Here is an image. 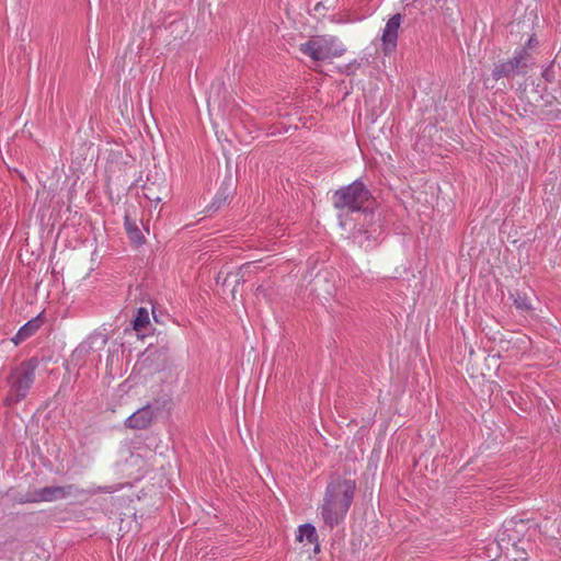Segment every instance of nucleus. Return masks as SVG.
Returning a JSON list of instances; mask_svg holds the SVG:
<instances>
[{"label": "nucleus", "instance_id": "nucleus-1", "mask_svg": "<svg viewBox=\"0 0 561 561\" xmlns=\"http://www.w3.org/2000/svg\"><path fill=\"white\" fill-rule=\"evenodd\" d=\"M355 491L356 482L353 479L337 477L328 483L320 515L330 529L344 520L354 501Z\"/></svg>", "mask_w": 561, "mask_h": 561}, {"label": "nucleus", "instance_id": "nucleus-2", "mask_svg": "<svg viewBox=\"0 0 561 561\" xmlns=\"http://www.w3.org/2000/svg\"><path fill=\"white\" fill-rule=\"evenodd\" d=\"M332 204L335 209L345 214L363 213L366 217L374 218L376 198L366 184L357 179L334 191Z\"/></svg>", "mask_w": 561, "mask_h": 561}, {"label": "nucleus", "instance_id": "nucleus-3", "mask_svg": "<svg viewBox=\"0 0 561 561\" xmlns=\"http://www.w3.org/2000/svg\"><path fill=\"white\" fill-rule=\"evenodd\" d=\"M38 366L39 359L32 356L21 362L10 371L7 378L10 388L4 399L5 405H15L27 397L35 381V371Z\"/></svg>", "mask_w": 561, "mask_h": 561}, {"label": "nucleus", "instance_id": "nucleus-4", "mask_svg": "<svg viewBox=\"0 0 561 561\" xmlns=\"http://www.w3.org/2000/svg\"><path fill=\"white\" fill-rule=\"evenodd\" d=\"M299 50L314 61L341 57L346 51L339 38L332 35L313 36L300 44Z\"/></svg>", "mask_w": 561, "mask_h": 561}, {"label": "nucleus", "instance_id": "nucleus-5", "mask_svg": "<svg viewBox=\"0 0 561 561\" xmlns=\"http://www.w3.org/2000/svg\"><path fill=\"white\" fill-rule=\"evenodd\" d=\"M527 525L528 523L522 518H511L503 523L496 537L501 548L508 549L512 546L520 560H527V551L523 546V537L528 529Z\"/></svg>", "mask_w": 561, "mask_h": 561}, {"label": "nucleus", "instance_id": "nucleus-6", "mask_svg": "<svg viewBox=\"0 0 561 561\" xmlns=\"http://www.w3.org/2000/svg\"><path fill=\"white\" fill-rule=\"evenodd\" d=\"M530 61V53L516 49L511 58L494 65L491 73L492 79L499 81L503 78L512 79L516 76H526L531 65Z\"/></svg>", "mask_w": 561, "mask_h": 561}, {"label": "nucleus", "instance_id": "nucleus-7", "mask_svg": "<svg viewBox=\"0 0 561 561\" xmlns=\"http://www.w3.org/2000/svg\"><path fill=\"white\" fill-rule=\"evenodd\" d=\"M35 492V502H54L58 500H64L70 496H82L85 495V490L75 485H49L37 489Z\"/></svg>", "mask_w": 561, "mask_h": 561}, {"label": "nucleus", "instance_id": "nucleus-8", "mask_svg": "<svg viewBox=\"0 0 561 561\" xmlns=\"http://www.w3.org/2000/svg\"><path fill=\"white\" fill-rule=\"evenodd\" d=\"M401 14H393L386 23V26L382 31L381 42L382 49L386 55H390L397 48L398 42V32L401 25Z\"/></svg>", "mask_w": 561, "mask_h": 561}, {"label": "nucleus", "instance_id": "nucleus-9", "mask_svg": "<svg viewBox=\"0 0 561 561\" xmlns=\"http://www.w3.org/2000/svg\"><path fill=\"white\" fill-rule=\"evenodd\" d=\"M151 405H144L125 420V426L133 430H146L153 420Z\"/></svg>", "mask_w": 561, "mask_h": 561}, {"label": "nucleus", "instance_id": "nucleus-10", "mask_svg": "<svg viewBox=\"0 0 561 561\" xmlns=\"http://www.w3.org/2000/svg\"><path fill=\"white\" fill-rule=\"evenodd\" d=\"M43 323H44V319L42 317V313H39L38 316L32 318L26 323H24L19 329L16 334L11 339V341L15 345L21 344L22 342H24L27 339H30L31 336H33L39 330V328L43 325Z\"/></svg>", "mask_w": 561, "mask_h": 561}, {"label": "nucleus", "instance_id": "nucleus-11", "mask_svg": "<svg viewBox=\"0 0 561 561\" xmlns=\"http://www.w3.org/2000/svg\"><path fill=\"white\" fill-rule=\"evenodd\" d=\"M124 228L128 239L137 245H140L145 242V237L137 225V220L131 218L130 213L127 210L124 216Z\"/></svg>", "mask_w": 561, "mask_h": 561}, {"label": "nucleus", "instance_id": "nucleus-12", "mask_svg": "<svg viewBox=\"0 0 561 561\" xmlns=\"http://www.w3.org/2000/svg\"><path fill=\"white\" fill-rule=\"evenodd\" d=\"M298 541L306 539L309 543L313 545V552H320L319 536L316 527L312 524H304L298 527V534L296 536Z\"/></svg>", "mask_w": 561, "mask_h": 561}, {"label": "nucleus", "instance_id": "nucleus-13", "mask_svg": "<svg viewBox=\"0 0 561 561\" xmlns=\"http://www.w3.org/2000/svg\"><path fill=\"white\" fill-rule=\"evenodd\" d=\"M360 233L363 234V239L359 241V244L366 251L375 249L380 243V236L382 233L380 226L371 230L365 229Z\"/></svg>", "mask_w": 561, "mask_h": 561}, {"label": "nucleus", "instance_id": "nucleus-14", "mask_svg": "<svg viewBox=\"0 0 561 561\" xmlns=\"http://www.w3.org/2000/svg\"><path fill=\"white\" fill-rule=\"evenodd\" d=\"M7 497L12 502V504H28V503H36L35 502V492H19L14 490L13 488H10L5 494Z\"/></svg>", "mask_w": 561, "mask_h": 561}, {"label": "nucleus", "instance_id": "nucleus-15", "mask_svg": "<svg viewBox=\"0 0 561 561\" xmlns=\"http://www.w3.org/2000/svg\"><path fill=\"white\" fill-rule=\"evenodd\" d=\"M149 324L150 319L148 310L144 307L138 308L133 320V329L137 332H142Z\"/></svg>", "mask_w": 561, "mask_h": 561}, {"label": "nucleus", "instance_id": "nucleus-16", "mask_svg": "<svg viewBox=\"0 0 561 561\" xmlns=\"http://www.w3.org/2000/svg\"><path fill=\"white\" fill-rule=\"evenodd\" d=\"M229 196H230L229 192H227L224 188H220L214 196V198L209 205V210L217 211L222 205H225L228 202Z\"/></svg>", "mask_w": 561, "mask_h": 561}, {"label": "nucleus", "instance_id": "nucleus-17", "mask_svg": "<svg viewBox=\"0 0 561 561\" xmlns=\"http://www.w3.org/2000/svg\"><path fill=\"white\" fill-rule=\"evenodd\" d=\"M171 403V399L168 396L154 399L152 402H148L147 405H151L153 414L164 410Z\"/></svg>", "mask_w": 561, "mask_h": 561}, {"label": "nucleus", "instance_id": "nucleus-18", "mask_svg": "<svg viewBox=\"0 0 561 561\" xmlns=\"http://www.w3.org/2000/svg\"><path fill=\"white\" fill-rule=\"evenodd\" d=\"M514 306L523 311H528L531 309V305L528 300V297L526 295H522L517 293L514 297Z\"/></svg>", "mask_w": 561, "mask_h": 561}, {"label": "nucleus", "instance_id": "nucleus-19", "mask_svg": "<svg viewBox=\"0 0 561 561\" xmlns=\"http://www.w3.org/2000/svg\"><path fill=\"white\" fill-rule=\"evenodd\" d=\"M142 191H144V196L148 201L153 202L156 204H159L162 201V198L158 194L154 193L153 184H150V185L146 184V185H144Z\"/></svg>", "mask_w": 561, "mask_h": 561}, {"label": "nucleus", "instance_id": "nucleus-20", "mask_svg": "<svg viewBox=\"0 0 561 561\" xmlns=\"http://www.w3.org/2000/svg\"><path fill=\"white\" fill-rule=\"evenodd\" d=\"M553 66H554V60H552L541 72L542 78L549 83L553 82V80H554Z\"/></svg>", "mask_w": 561, "mask_h": 561}, {"label": "nucleus", "instance_id": "nucleus-21", "mask_svg": "<svg viewBox=\"0 0 561 561\" xmlns=\"http://www.w3.org/2000/svg\"><path fill=\"white\" fill-rule=\"evenodd\" d=\"M537 45H538V41H537L535 34H533L531 36H529V38L527 39L525 45L522 46L519 49H524L525 53H529V49L535 48Z\"/></svg>", "mask_w": 561, "mask_h": 561}, {"label": "nucleus", "instance_id": "nucleus-22", "mask_svg": "<svg viewBox=\"0 0 561 561\" xmlns=\"http://www.w3.org/2000/svg\"><path fill=\"white\" fill-rule=\"evenodd\" d=\"M91 350V346H85V343H82L78 348L77 352H89Z\"/></svg>", "mask_w": 561, "mask_h": 561}, {"label": "nucleus", "instance_id": "nucleus-23", "mask_svg": "<svg viewBox=\"0 0 561 561\" xmlns=\"http://www.w3.org/2000/svg\"><path fill=\"white\" fill-rule=\"evenodd\" d=\"M353 65H354V66H356V67H359V66H360V64H359V62H357L356 60H354V61H353Z\"/></svg>", "mask_w": 561, "mask_h": 561}, {"label": "nucleus", "instance_id": "nucleus-24", "mask_svg": "<svg viewBox=\"0 0 561 561\" xmlns=\"http://www.w3.org/2000/svg\"><path fill=\"white\" fill-rule=\"evenodd\" d=\"M152 314H153V318L157 320V316H156L154 309L152 310Z\"/></svg>", "mask_w": 561, "mask_h": 561}]
</instances>
